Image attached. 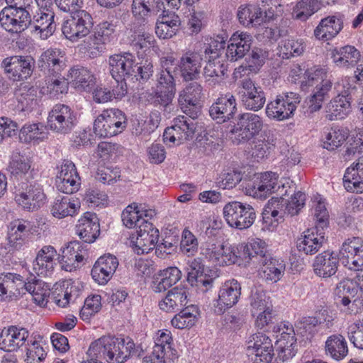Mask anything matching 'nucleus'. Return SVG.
Instances as JSON below:
<instances>
[{
	"mask_svg": "<svg viewBox=\"0 0 363 363\" xmlns=\"http://www.w3.org/2000/svg\"><path fill=\"white\" fill-rule=\"evenodd\" d=\"M144 350L128 336H102L91 343L86 352L87 359L82 363H124L130 357H141Z\"/></svg>",
	"mask_w": 363,
	"mask_h": 363,
	"instance_id": "nucleus-1",
	"label": "nucleus"
},
{
	"mask_svg": "<svg viewBox=\"0 0 363 363\" xmlns=\"http://www.w3.org/2000/svg\"><path fill=\"white\" fill-rule=\"evenodd\" d=\"M333 80V75L325 68L314 66L306 70L301 82L302 89L315 86L307 101L311 112L320 110L323 103L330 98Z\"/></svg>",
	"mask_w": 363,
	"mask_h": 363,
	"instance_id": "nucleus-2",
	"label": "nucleus"
},
{
	"mask_svg": "<svg viewBox=\"0 0 363 363\" xmlns=\"http://www.w3.org/2000/svg\"><path fill=\"white\" fill-rule=\"evenodd\" d=\"M314 216L316 220L315 228L307 230L296 240L298 251L306 255H313L318 252L325 240L323 231L328 226L329 214L323 203L318 202L316 204Z\"/></svg>",
	"mask_w": 363,
	"mask_h": 363,
	"instance_id": "nucleus-3",
	"label": "nucleus"
},
{
	"mask_svg": "<svg viewBox=\"0 0 363 363\" xmlns=\"http://www.w3.org/2000/svg\"><path fill=\"white\" fill-rule=\"evenodd\" d=\"M38 177V167L33 157H28L24 162V210L34 211L40 208L45 203L46 196L40 184L35 179Z\"/></svg>",
	"mask_w": 363,
	"mask_h": 363,
	"instance_id": "nucleus-4",
	"label": "nucleus"
},
{
	"mask_svg": "<svg viewBox=\"0 0 363 363\" xmlns=\"http://www.w3.org/2000/svg\"><path fill=\"white\" fill-rule=\"evenodd\" d=\"M338 95L328 104L327 108L330 120L345 118L351 111V104L358 98L357 88L352 87L349 79H340L334 84Z\"/></svg>",
	"mask_w": 363,
	"mask_h": 363,
	"instance_id": "nucleus-5",
	"label": "nucleus"
},
{
	"mask_svg": "<svg viewBox=\"0 0 363 363\" xmlns=\"http://www.w3.org/2000/svg\"><path fill=\"white\" fill-rule=\"evenodd\" d=\"M241 186L247 195L262 199L277 191L281 187L279 174L273 172L256 173L249 179H244Z\"/></svg>",
	"mask_w": 363,
	"mask_h": 363,
	"instance_id": "nucleus-6",
	"label": "nucleus"
},
{
	"mask_svg": "<svg viewBox=\"0 0 363 363\" xmlns=\"http://www.w3.org/2000/svg\"><path fill=\"white\" fill-rule=\"evenodd\" d=\"M301 96L295 92H284L267 104L265 113L268 118L275 121H283L292 118Z\"/></svg>",
	"mask_w": 363,
	"mask_h": 363,
	"instance_id": "nucleus-7",
	"label": "nucleus"
},
{
	"mask_svg": "<svg viewBox=\"0 0 363 363\" xmlns=\"http://www.w3.org/2000/svg\"><path fill=\"white\" fill-rule=\"evenodd\" d=\"M77 123V113L69 106L58 103L49 111L47 125L53 132L66 135L71 133Z\"/></svg>",
	"mask_w": 363,
	"mask_h": 363,
	"instance_id": "nucleus-8",
	"label": "nucleus"
},
{
	"mask_svg": "<svg viewBox=\"0 0 363 363\" xmlns=\"http://www.w3.org/2000/svg\"><path fill=\"white\" fill-rule=\"evenodd\" d=\"M223 217L229 226L238 230L250 228L256 219L254 208L238 201L227 203L223 209Z\"/></svg>",
	"mask_w": 363,
	"mask_h": 363,
	"instance_id": "nucleus-9",
	"label": "nucleus"
},
{
	"mask_svg": "<svg viewBox=\"0 0 363 363\" xmlns=\"http://www.w3.org/2000/svg\"><path fill=\"white\" fill-rule=\"evenodd\" d=\"M230 133L238 144L245 143L259 135L263 128V120L259 115L252 113L238 114Z\"/></svg>",
	"mask_w": 363,
	"mask_h": 363,
	"instance_id": "nucleus-10",
	"label": "nucleus"
},
{
	"mask_svg": "<svg viewBox=\"0 0 363 363\" xmlns=\"http://www.w3.org/2000/svg\"><path fill=\"white\" fill-rule=\"evenodd\" d=\"M357 293V283L351 279H343L334 290L336 303L344 306L342 310L347 313L357 314L363 309L362 301L356 298Z\"/></svg>",
	"mask_w": 363,
	"mask_h": 363,
	"instance_id": "nucleus-11",
	"label": "nucleus"
},
{
	"mask_svg": "<svg viewBox=\"0 0 363 363\" xmlns=\"http://www.w3.org/2000/svg\"><path fill=\"white\" fill-rule=\"evenodd\" d=\"M152 354L143 359V363H166V359L178 358L177 351L172 347L173 338L168 330H159L154 337Z\"/></svg>",
	"mask_w": 363,
	"mask_h": 363,
	"instance_id": "nucleus-12",
	"label": "nucleus"
},
{
	"mask_svg": "<svg viewBox=\"0 0 363 363\" xmlns=\"http://www.w3.org/2000/svg\"><path fill=\"white\" fill-rule=\"evenodd\" d=\"M340 261L347 269L362 272L363 269V238L352 237L346 239L339 251Z\"/></svg>",
	"mask_w": 363,
	"mask_h": 363,
	"instance_id": "nucleus-13",
	"label": "nucleus"
},
{
	"mask_svg": "<svg viewBox=\"0 0 363 363\" xmlns=\"http://www.w3.org/2000/svg\"><path fill=\"white\" fill-rule=\"evenodd\" d=\"M93 18L84 10L74 12V15L65 20L62 25V32L65 37L76 42L88 34L93 28Z\"/></svg>",
	"mask_w": 363,
	"mask_h": 363,
	"instance_id": "nucleus-14",
	"label": "nucleus"
},
{
	"mask_svg": "<svg viewBox=\"0 0 363 363\" xmlns=\"http://www.w3.org/2000/svg\"><path fill=\"white\" fill-rule=\"evenodd\" d=\"M238 96L243 106L252 111L262 109L266 103V94L263 89L249 77L240 81Z\"/></svg>",
	"mask_w": 363,
	"mask_h": 363,
	"instance_id": "nucleus-15",
	"label": "nucleus"
},
{
	"mask_svg": "<svg viewBox=\"0 0 363 363\" xmlns=\"http://www.w3.org/2000/svg\"><path fill=\"white\" fill-rule=\"evenodd\" d=\"M208 113L211 118L218 124H223L235 119L238 104L235 96L230 92L220 94L210 106Z\"/></svg>",
	"mask_w": 363,
	"mask_h": 363,
	"instance_id": "nucleus-16",
	"label": "nucleus"
},
{
	"mask_svg": "<svg viewBox=\"0 0 363 363\" xmlns=\"http://www.w3.org/2000/svg\"><path fill=\"white\" fill-rule=\"evenodd\" d=\"M35 60L31 56L24 57V111H31L38 105L37 94L40 84L38 80L40 74L35 67Z\"/></svg>",
	"mask_w": 363,
	"mask_h": 363,
	"instance_id": "nucleus-17",
	"label": "nucleus"
},
{
	"mask_svg": "<svg viewBox=\"0 0 363 363\" xmlns=\"http://www.w3.org/2000/svg\"><path fill=\"white\" fill-rule=\"evenodd\" d=\"M202 91L201 84L194 82L188 84L179 94L178 104L181 110L189 116V119L194 121L201 114L200 101Z\"/></svg>",
	"mask_w": 363,
	"mask_h": 363,
	"instance_id": "nucleus-18",
	"label": "nucleus"
},
{
	"mask_svg": "<svg viewBox=\"0 0 363 363\" xmlns=\"http://www.w3.org/2000/svg\"><path fill=\"white\" fill-rule=\"evenodd\" d=\"M88 245L78 240L68 242L66 247L60 250L58 260L62 269L72 272L79 268L84 259H87Z\"/></svg>",
	"mask_w": 363,
	"mask_h": 363,
	"instance_id": "nucleus-19",
	"label": "nucleus"
},
{
	"mask_svg": "<svg viewBox=\"0 0 363 363\" xmlns=\"http://www.w3.org/2000/svg\"><path fill=\"white\" fill-rule=\"evenodd\" d=\"M247 355L252 356V363H270L274 357L272 340L263 333L252 335L247 342Z\"/></svg>",
	"mask_w": 363,
	"mask_h": 363,
	"instance_id": "nucleus-20",
	"label": "nucleus"
},
{
	"mask_svg": "<svg viewBox=\"0 0 363 363\" xmlns=\"http://www.w3.org/2000/svg\"><path fill=\"white\" fill-rule=\"evenodd\" d=\"M149 23L134 20L130 36V45L136 52L138 59L143 58L156 44L153 35L146 31Z\"/></svg>",
	"mask_w": 363,
	"mask_h": 363,
	"instance_id": "nucleus-21",
	"label": "nucleus"
},
{
	"mask_svg": "<svg viewBox=\"0 0 363 363\" xmlns=\"http://www.w3.org/2000/svg\"><path fill=\"white\" fill-rule=\"evenodd\" d=\"M109 71L115 80L132 77L137 66L134 55L130 52H121L111 55L108 60Z\"/></svg>",
	"mask_w": 363,
	"mask_h": 363,
	"instance_id": "nucleus-22",
	"label": "nucleus"
},
{
	"mask_svg": "<svg viewBox=\"0 0 363 363\" xmlns=\"http://www.w3.org/2000/svg\"><path fill=\"white\" fill-rule=\"evenodd\" d=\"M252 315H257L255 325L263 331H267L273 324L272 309L267 306L266 294L262 291H252L250 296Z\"/></svg>",
	"mask_w": 363,
	"mask_h": 363,
	"instance_id": "nucleus-23",
	"label": "nucleus"
},
{
	"mask_svg": "<svg viewBox=\"0 0 363 363\" xmlns=\"http://www.w3.org/2000/svg\"><path fill=\"white\" fill-rule=\"evenodd\" d=\"M55 185L59 191L66 194H72L79 189L81 179L75 164L71 160H64L62 162Z\"/></svg>",
	"mask_w": 363,
	"mask_h": 363,
	"instance_id": "nucleus-24",
	"label": "nucleus"
},
{
	"mask_svg": "<svg viewBox=\"0 0 363 363\" xmlns=\"http://www.w3.org/2000/svg\"><path fill=\"white\" fill-rule=\"evenodd\" d=\"M241 294L240 283L235 280H228L222 284L219 291L218 299L213 304L214 312L218 315L223 314L228 308L235 305Z\"/></svg>",
	"mask_w": 363,
	"mask_h": 363,
	"instance_id": "nucleus-25",
	"label": "nucleus"
},
{
	"mask_svg": "<svg viewBox=\"0 0 363 363\" xmlns=\"http://www.w3.org/2000/svg\"><path fill=\"white\" fill-rule=\"evenodd\" d=\"M155 103L167 106L172 103L176 93V84L172 71L160 70L157 74Z\"/></svg>",
	"mask_w": 363,
	"mask_h": 363,
	"instance_id": "nucleus-26",
	"label": "nucleus"
},
{
	"mask_svg": "<svg viewBox=\"0 0 363 363\" xmlns=\"http://www.w3.org/2000/svg\"><path fill=\"white\" fill-rule=\"evenodd\" d=\"M202 60L199 52L187 51L180 57L177 67H173L174 72L179 70L181 77L185 82L198 79L200 77Z\"/></svg>",
	"mask_w": 363,
	"mask_h": 363,
	"instance_id": "nucleus-27",
	"label": "nucleus"
},
{
	"mask_svg": "<svg viewBox=\"0 0 363 363\" xmlns=\"http://www.w3.org/2000/svg\"><path fill=\"white\" fill-rule=\"evenodd\" d=\"M197 127V123L186 116H178L173 120V125L167 127L163 133L164 143H174L176 136L179 139H192Z\"/></svg>",
	"mask_w": 363,
	"mask_h": 363,
	"instance_id": "nucleus-28",
	"label": "nucleus"
},
{
	"mask_svg": "<svg viewBox=\"0 0 363 363\" xmlns=\"http://www.w3.org/2000/svg\"><path fill=\"white\" fill-rule=\"evenodd\" d=\"M118 264V260L115 255L104 254L97 259L91 269L92 279L100 285L106 284L116 272Z\"/></svg>",
	"mask_w": 363,
	"mask_h": 363,
	"instance_id": "nucleus-29",
	"label": "nucleus"
},
{
	"mask_svg": "<svg viewBox=\"0 0 363 363\" xmlns=\"http://www.w3.org/2000/svg\"><path fill=\"white\" fill-rule=\"evenodd\" d=\"M24 289L26 291V293H24L26 301L30 300L40 306H45L48 302L50 289L45 281L35 275L29 273L24 281Z\"/></svg>",
	"mask_w": 363,
	"mask_h": 363,
	"instance_id": "nucleus-30",
	"label": "nucleus"
},
{
	"mask_svg": "<svg viewBox=\"0 0 363 363\" xmlns=\"http://www.w3.org/2000/svg\"><path fill=\"white\" fill-rule=\"evenodd\" d=\"M65 52L56 48L44 51L38 60V67L47 74H60L66 67Z\"/></svg>",
	"mask_w": 363,
	"mask_h": 363,
	"instance_id": "nucleus-31",
	"label": "nucleus"
},
{
	"mask_svg": "<svg viewBox=\"0 0 363 363\" xmlns=\"http://www.w3.org/2000/svg\"><path fill=\"white\" fill-rule=\"evenodd\" d=\"M116 23L113 21H104L94 28V33L89 36L87 42L89 49H94L101 52L104 45L113 40L116 30Z\"/></svg>",
	"mask_w": 363,
	"mask_h": 363,
	"instance_id": "nucleus-32",
	"label": "nucleus"
},
{
	"mask_svg": "<svg viewBox=\"0 0 363 363\" xmlns=\"http://www.w3.org/2000/svg\"><path fill=\"white\" fill-rule=\"evenodd\" d=\"M339 262V254L337 255L331 250H325L315 257L312 267L315 275L326 279L335 274Z\"/></svg>",
	"mask_w": 363,
	"mask_h": 363,
	"instance_id": "nucleus-33",
	"label": "nucleus"
},
{
	"mask_svg": "<svg viewBox=\"0 0 363 363\" xmlns=\"http://www.w3.org/2000/svg\"><path fill=\"white\" fill-rule=\"evenodd\" d=\"M252 41V35L247 33H234L228 40L225 52L227 59L235 62L242 58L250 51Z\"/></svg>",
	"mask_w": 363,
	"mask_h": 363,
	"instance_id": "nucleus-34",
	"label": "nucleus"
},
{
	"mask_svg": "<svg viewBox=\"0 0 363 363\" xmlns=\"http://www.w3.org/2000/svg\"><path fill=\"white\" fill-rule=\"evenodd\" d=\"M76 234L84 244L94 242L100 234L99 219L95 213L86 212L76 225Z\"/></svg>",
	"mask_w": 363,
	"mask_h": 363,
	"instance_id": "nucleus-35",
	"label": "nucleus"
},
{
	"mask_svg": "<svg viewBox=\"0 0 363 363\" xmlns=\"http://www.w3.org/2000/svg\"><path fill=\"white\" fill-rule=\"evenodd\" d=\"M19 9L5 7L0 13L1 26L11 34L12 41H16V45L21 48L22 43L19 41L20 35L23 32L21 17L18 16Z\"/></svg>",
	"mask_w": 363,
	"mask_h": 363,
	"instance_id": "nucleus-36",
	"label": "nucleus"
},
{
	"mask_svg": "<svg viewBox=\"0 0 363 363\" xmlns=\"http://www.w3.org/2000/svg\"><path fill=\"white\" fill-rule=\"evenodd\" d=\"M162 4L161 0H133L131 10L135 21L149 23L151 16L164 9Z\"/></svg>",
	"mask_w": 363,
	"mask_h": 363,
	"instance_id": "nucleus-37",
	"label": "nucleus"
},
{
	"mask_svg": "<svg viewBox=\"0 0 363 363\" xmlns=\"http://www.w3.org/2000/svg\"><path fill=\"white\" fill-rule=\"evenodd\" d=\"M201 254L216 265H228L230 255L227 254L223 244L220 240H208L201 246Z\"/></svg>",
	"mask_w": 363,
	"mask_h": 363,
	"instance_id": "nucleus-38",
	"label": "nucleus"
},
{
	"mask_svg": "<svg viewBox=\"0 0 363 363\" xmlns=\"http://www.w3.org/2000/svg\"><path fill=\"white\" fill-rule=\"evenodd\" d=\"M275 342V349L277 352V359L282 362L288 361L296 353V338L292 327L285 328Z\"/></svg>",
	"mask_w": 363,
	"mask_h": 363,
	"instance_id": "nucleus-39",
	"label": "nucleus"
},
{
	"mask_svg": "<svg viewBox=\"0 0 363 363\" xmlns=\"http://www.w3.org/2000/svg\"><path fill=\"white\" fill-rule=\"evenodd\" d=\"M181 277L182 272L177 267H169L152 275L150 287L154 292L161 293L177 283Z\"/></svg>",
	"mask_w": 363,
	"mask_h": 363,
	"instance_id": "nucleus-40",
	"label": "nucleus"
},
{
	"mask_svg": "<svg viewBox=\"0 0 363 363\" xmlns=\"http://www.w3.org/2000/svg\"><path fill=\"white\" fill-rule=\"evenodd\" d=\"M1 66L4 68L6 73L9 74V78L13 82H20L19 84L16 83L14 88V96L19 103L23 102V92L21 85V75L23 73V59L21 56H12L5 58Z\"/></svg>",
	"mask_w": 363,
	"mask_h": 363,
	"instance_id": "nucleus-41",
	"label": "nucleus"
},
{
	"mask_svg": "<svg viewBox=\"0 0 363 363\" xmlns=\"http://www.w3.org/2000/svg\"><path fill=\"white\" fill-rule=\"evenodd\" d=\"M33 22L32 24L28 25V28L24 30L25 34L46 40L54 33L56 29L53 14L42 13L38 20Z\"/></svg>",
	"mask_w": 363,
	"mask_h": 363,
	"instance_id": "nucleus-42",
	"label": "nucleus"
},
{
	"mask_svg": "<svg viewBox=\"0 0 363 363\" xmlns=\"http://www.w3.org/2000/svg\"><path fill=\"white\" fill-rule=\"evenodd\" d=\"M189 302L186 289L177 286L169 290L165 298L159 302V307L167 313H175L182 309Z\"/></svg>",
	"mask_w": 363,
	"mask_h": 363,
	"instance_id": "nucleus-43",
	"label": "nucleus"
},
{
	"mask_svg": "<svg viewBox=\"0 0 363 363\" xmlns=\"http://www.w3.org/2000/svg\"><path fill=\"white\" fill-rule=\"evenodd\" d=\"M57 255V251L51 245L44 246L37 254L33 262V270L40 276L47 277L50 275L56 264L54 257Z\"/></svg>",
	"mask_w": 363,
	"mask_h": 363,
	"instance_id": "nucleus-44",
	"label": "nucleus"
},
{
	"mask_svg": "<svg viewBox=\"0 0 363 363\" xmlns=\"http://www.w3.org/2000/svg\"><path fill=\"white\" fill-rule=\"evenodd\" d=\"M359 51L352 45H345L332 50L333 62L339 67H354L360 59Z\"/></svg>",
	"mask_w": 363,
	"mask_h": 363,
	"instance_id": "nucleus-45",
	"label": "nucleus"
},
{
	"mask_svg": "<svg viewBox=\"0 0 363 363\" xmlns=\"http://www.w3.org/2000/svg\"><path fill=\"white\" fill-rule=\"evenodd\" d=\"M343 27L341 18L335 16L323 18L314 30V35L318 40H329L336 36Z\"/></svg>",
	"mask_w": 363,
	"mask_h": 363,
	"instance_id": "nucleus-46",
	"label": "nucleus"
},
{
	"mask_svg": "<svg viewBox=\"0 0 363 363\" xmlns=\"http://www.w3.org/2000/svg\"><path fill=\"white\" fill-rule=\"evenodd\" d=\"M68 89V82L61 73L47 74L45 77V84L40 88V92L51 98L58 99L67 93Z\"/></svg>",
	"mask_w": 363,
	"mask_h": 363,
	"instance_id": "nucleus-47",
	"label": "nucleus"
},
{
	"mask_svg": "<svg viewBox=\"0 0 363 363\" xmlns=\"http://www.w3.org/2000/svg\"><path fill=\"white\" fill-rule=\"evenodd\" d=\"M67 77L70 78L74 87L81 91H90L95 86L96 79L94 74L84 67H72Z\"/></svg>",
	"mask_w": 363,
	"mask_h": 363,
	"instance_id": "nucleus-48",
	"label": "nucleus"
},
{
	"mask_svg": "<svg viewBox=\"0 0 363 363\" xmlns=\"http://www.w3.org/2000/svg\"><path fill=\"white\" fill-rule=\"evenodd\" d=\"M347 342L341 334H333L327 337L325 342V354L332 359L340 361L348 354Z\"/></svg>",
	"mask_w": 363,
	"mask_h": 363,
	"instance_id": "nucleus-49",
	"label": "nucleus"
},
{
	"mask_svg": "<svg viewBox=\"0 0 363 363\" xmlns=\"http://www.w3.org/2000/svg\"><path fill=\"white\" fill-rule=\"evenodd\" d=\"M23 289V277L20 274L9 272L0 274V294H9L11 298H19Z\"/></svg>",
	"mask_w": 363,
	"mask_h": 363,
	"instance_id": "nucleus-50",
	"label": "nucleus"
},
{
	"mask_svg": "<svg viewBox=\"0 0 363 363\" xmlns=\"http://www.w3.org/2000/svg\"><path fill=\"white\" fill-rule=\"evenodd\" d=\"M180 23L179 17L174 13H162L161 21L157 23L155 33L160 38L169 39L176 35Z\"/></svg>",
	"mask_w": 363,
	"mask_h": 363,
	"instance_id": "nucleus-51",
	"label": "nucleus"
},
{
	"mask_svg": "<svg viewBox=\"0 0 363 363\" xmlns=\"http://www.w3.org/2000/svg\"><path fill=\"white\" fill-rule=\"evenodd\" d=\"M286 199L283 197H272L264 206L262 211V219L266 223L272 221L279 222L286 215Z\"/></svg>",
	"mask_w": 363,
	"mask_h": 363,
	"instance_id": "nucleus-52",
	"label": "nucleus"
},
{
	"mask_svg": "<svg viewBox=\"0 0 363 363\" xmlns=\"http://www.w3.org/2000/svg\"><path fill=\"white\" fill-rule=\"evenodd\" d=\"M80 208L79 202L75 203L67 196H58L50 208L52 215L57 218L74 216Z\"/></svg>",
	"mask_w": 363,
	"mask_h": 363,
	"instance_id": "nucleus-53",
	"label": "nucleus"
},
{
	"mask_svg": "<svg viewBox=\"0 0 363 363\" xmlns=\"http://www.w3.org/2000/svg\"><path fill=\"white\" fill-rule=\"evenodd\" d=\"M259 264L262 265L263 277L274 283L277 282L283 276L285 271V264L283 260L268 256Z\"/></svg>",
	"mask_w": 363,
	"mask_h": 363,
	"instance_id": "nucleus-54",
	"label": "nucleus"
},
{
	"mask_svg": "<svg viewBox=\"0 0 363 363\" xmlns=\"http://www.w3.org/2000/svg\"><path fill=\"white\" fill-rule=\"evenodd\" d=\"M242 256L245 259L249 258L254 262L259 263L264 258H267L270 254L267 253V245L266 242L259 238H252L247 244L242 246Z\"/></svg>",
	"mask_w": 363,
	"mask_h": 363,
	"instance_id": "nucleus-55",
	"label": "nucleus"
},
{
	"mask_svg": "<svg viewBox=\"0 0 363 363\" xmlns=\"http://www.w3.org/2000/svg\"><path fill=\"white\" fill-rule=\"evenodd\" d=\"M28 335L24 336V345H26V363H43L46 353L43 347L40 345V340L42 337L40 335L33 334L30 339H28Z\"/></svg>",
	"mask_w": 363,
	"mask_h": 363,
	"instance_id": "nucleus-56",
	"label": "nucleus"
},
{
	"mask_svg": "<svg viewBox=\"0 0 363 363\" xmlns=\"http://www.w3.org/2000/svg\"><path fill=\"white\" fill-rule=\"evenodd\" d=\"M269 56V52L260 48H253L249 57L246 58L245 65H240L236 70L242 73L245 71L257 73L263 66L266 59Z\"/></svg>",
	"mask_w": 363,
	"mask_h": 363,
	"instance_id": "nucleus-57",
	"label": "nucleus"
},
{
	"mask_svg": "<svg viewBox=\"0 0 363 363\" xmlns=\"http://www.w3.org/2000/svg\"><path fill=\"white\" fill-rule=\"evenodd\" d=\"M21 330L16 326L0 329V349L7 352L16 351L21 345L23 337H20Z\"/></svg>",
	"mask_w": 363,
	"mask_h": 363,
	"instance_id": "nucleus-58",
	"label": "nucleus"
},
{
	"mask_svg": "<svg viewBox=\"0 0 363 363\" xmlns=\"http://www.w3.org/2000/svg\"><path fill=\"white\" fill-rule=\"evenodd\" d=\"M159 237V234H137L136 238L130 237V245L138 255L147 254L157 246Z\"/></svg>",
	"mask_w": 363,
	"mask_h": 363,
	"instance_id": "nucleus-59",
	"label": "nucleus"
},
{
	"mask_svg": "<svg viewBox=\"0 0 363 363\" xmlns=\"http://www.w3.org/2000/svg\"><path fill=\"white\" fill-rule=\"evenodd\" d=\"M227 68L225 65L219 60H208L203 68V75L207 82L213 85L223 82Z\"/></svg>",
	"mask_w": 363,
	"mask_h": 363,
	"instance_id": "nucleus-60",
	"label": "nucleus"
},
{
	"mask_svg": "<svg viewBox=\"0 0 363 363\" xmlns=\"http://www.w3.org/2000/svg\"><path fill=\"white\" fill-rule=\"evenodd\" d=\"M103 118H105L108 125L116 135L122 133L127 126V119L125 113L117 108H110L102 111Z\"/></svg>",
	"mask_w": 363,
	"mask_h": 363,
	"instance_id": "nucleus-61",
	"label": "nucleus"
},
{
	"mask_svg": "<svg viewBox=\"0 0 363 363\" xmlns=\"http://www.w3.org/2000/svg\"><path fill=\"white\" fill-rule=\"evenodd\" d=\"M7 236L10 250H21L23 247L22 220L15 219L9 224Z\"/></svg>",
	"mask_w": 363,
	"mask_h": 363,
	"instance_id": "nucleus-62",
	"label": "nucleus"
},
{
	"mask_svg": "<svg viewBox=\"0 0 363 363\" xmlns=\"http://www.w3.org/2000/svg\"><path fill=\"white\" fill-rule=\"evenodd\" d=\"M319 9L318 0H301L294 8L292 16L296 20L306 21Z\"/></svg>",
	"mask_w": 363,
	"mask_h": 363,
	"instance_id": "nucleus-63",
	"label": "nucleus"
},
{
	"mask_svg": "<svg viewBox=\"0 0 363 363\" xmlns=\"http://www.w3.org/2000/svg\"><path fill=\"white\" fill-rule=\"evenodd\" d=\"M343 184L347 191L363 192V172L359 175L354 168H347L343 177Z\"/></svg>",
	"mask_w": 363,
	"mask_h": 363,
	"instance_id": "nucleus-64",
	"label": "nucleus"
}]
</instances>
